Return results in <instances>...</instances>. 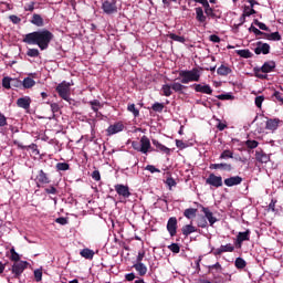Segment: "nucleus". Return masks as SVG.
<instances>
[{"instance_id":"f257e3e1","label":"nucleus","mask_w":283,"mask_h":283,"mask_svg":"<svg viewBox=\"0 0 283 283\" xmlns=\"http://www.w3.org/2000/svg\"><path fill=\"white\" fill-rule=\"evenodd\" d=\"M54 40V33L48 29L38 30L25 34L23 42L28 45H38L40 50H48Z\"/></svg>"},{"instance_id":"dca6fc26","label":"nucleus","mask_w":283,"mask_h":283,"mask_svg":"<svg viewBox=\"0 0 283 283\" xmlns=\"http://www.w3.org/2000/svg\"><path fill=\"white\" fill-rule=\"evenodd\" d=\"M209 169H219L220 171H233V166L227 163L210 164Z\"/></svg>"},{"instance_id":"13d9d810","label":"nucleus","mask_w":283,"mask_h":283,"mask_svg":"<svg viewBox=\"0 0 283 283\" xmlns=\"http://www.w3.org/2000/svg\"><path fill=\"white\" fill-rule=\"evenodd\" d=\"M34 277H35V282H41V280H43V272L41 270H35Z\"/></svg>"},{"instance_id":"ea45409f","label":"nucleus","mask_w":283,"mask_h":283,"mask_svg":"<svg viewBox=\"0 0 283 283\" xmlns=\"http://www.w3.org/2000/svg\"><path fill=\"white\" fill-rule=\"evenodd\" d=\"M170 86L174 92H182V90H187V86L182 85L179 82H175Z\"/></svg>"},{"instance_id":"5fc2aeb1","label":"nucleus","mask_w":283,"mask_h":283,"mask_svg":"<svg viewBox=\"0 0 283 283\" xmlns=\"http://www.w3.org/2000/svg\"><path fill=\"white\" fill-rule=\"evenodd\" d=\"M255 13H256L255 9L251 7H244V10H243L244 17H251V14H255Z\"/></svg>"},{"instance_id":"7c9ffc66","label":"nucleus","mask_w":283,"mask_h":283,"mask_svg":"<svg viewBox=\"0 0 283 283\" xmlns=\"http://www.w3.org/2000/svg\"><path fill=\"white\" fill-rule=\"evenodd\" d=\"M24 90H30L36 85V82L32 77H25L22 82Z\"/></svg>"},{"instance_id":"39448f33","label":"nucleus","mask_w":283,"mask_h":283,"mask_svg":"<svg viewBox=\"0 0 283 283\" xmlns=\"http://www.w3.org/2000/svg\"><path fill=\"white\" fill-rule=\"evenodd\" d=\"M102 10L105 14H116L118 7H116V0H105L102 4Z\"/></svg>"},{"instance_id":"f3484780","label":"nucleus","mask_w":283,"mask_h":283,"mask_svg":"<svg viewBox=\"0 0 283 283\" xmlns=\"http://www.w3.org/2000/svg\"><path fill=\"white\" fill-rule=\"evenodd\" d=\"M149 149H151V142L149 140V138L147 136H143L140 138L139 151L142 154H147L149 151Z\"/></svg>"},{"instance_id":"58836bf2","label":"nucleus","mask_w":283,"mask_h":283,"mask_svg":"<svg viewBox=\"0 0 283 283\" xmlns=\"http://www.w3.org/2000/svg\"><path fill=\"white\" fill-rule=\"evenodd\" d=\"M235 269H245L247 268V261L242 258H237L234 261Z\"/></svg>"},{"instance_id":"79ce46f5","label":"nucleus","mask_w":283,"mask_h":283,"mask_svg":"<svg viewBox=\"0 0 283 283\" xmlns=\"http://www.w3.org/2000/svg\"><path fill=\"white\" fill-rule=\"evenodd\" d=\"M221 251L223 253H233L235 251V247H233L231 243H228L226 245H221Z\"/></svg>"},{"instance_id":"4be33fe9","label":"nucleus","mask_w":283,"mask_h":283,"mask_svg":"<svg viewBox=\"0 0 283 283\" xmlns=\"http://www.w3.org/2000/svg\"><path fill=\"white\" fill-rule=\"evenodd\" d=\"M123 129H125V125H123V123L118 122L114 125H111L108 128H107V133L109 135H114V134H118V132H123Z\"/></svg>"},{"instance_id":"4c0bfd02","label":"nucleus","mask_w":283,"mask_h":283,"mask_svg":"<svg viewBox=\"0 0 283 283\" xmlns=\"http://www.w3.org/2000/svg\"><path fill=\"white\" fill-rule=\"evenodd\" d=\"M56 171H70V164L67 163H57L55 165Z\"/></svg>"},{"instance_id":"9d476101","label":"nucleus","mask_w":283,"mask_h":283,"mask_svg":"<svg viewBox=\"0 0 283 283\" xmlns=\"http://www.w3.org/2000/svg\"><path fill=\"white\" fill-rule=\"evenodd\" d=\"M114 187H115L116 193L122 198H129V196H132V192L129 191V186L117 184Z\"/></svg>"},{"instance_id":"8fccbe9b","label":"nucleus","mask_w":283,"mask_h":283,"mask_svg":"<svg viewBox=\"0 0 283 283\" xmlns=\"http://www.w3.org/2000/svg\"><path fill=\"white\" fill-rule=\"evenodd\" d=\"M12 81H15V80H12L11 77H3L2 78V87H4V90H10V84L12 83Z\"/></svg>"},{"instance_id":"69168bd1","label":"nucleus","mask_w":283,"mask_h":283,"mask_svg":"<svg viewBox=\"0 0 283 283\" xmlns=\"http://www.w3.org/2000/svg\"><path fill=\"white\" fill-rule=\"evenodd\" d=\"M8 125V118H6V115L0 113V127H6Z\"/></svg>"},{"instance_id":"bb28decb","label":"nucleus","mask_w":283,"mask_h":283,"mask_svg":"<svg viewBox=\"0 0 283 283\" xmlns=\"http://www.w3.org/2000/svg\"><path fill=\"white\" fill-rule=\"evenodd\" d=\"M196 19L199 21V23H205L207 21V15L205 14V11L202 10L201 7H197L196 9Z\"/></svg>"},{"instance_id":"c9c22d12","label":"nucleus","mask_w":283,"mask_h":283,"mask_svg":"<svg viewBox=\"0 0 283 283\" xmlns=\"http://www.w3.org/2000/svg\"><path fill=\"white\" fill-rule=\"evenodd\" d=\"M254 25H256L260 30H263L264 32H271V29L264 24V22H260V20L254 19L253 20Z\"/></svg>"},{"instance_id":"a18cd8bd","label":"nucleus","mask_w":283,"mask_h":283,"mask_svg":"<svg viewBox=\"0 0 283 283\" xmlns=\"http://www.w3.org/2000/svg\"><path fill=\"white\" fill-rule=\"evenodd\" d=\"M207 218L206 217H200L198 220H197V226L200 228V229H207Z\"/></svg>"},{"instance_id":"20e7f679","label":"nucleus","mask_w":283,"mask_h":283,"mask_svg":"<svg viewBox=\"0 0 283 283\" xmlns=\"http://www.w3.org/2000/svg\"><path fill=\"white\" fill-rule=\"evenodd\" d=\"M55 92H57L60 98L72 105V98H70V83L63 81L56 86Z\"/></svg>"},{"instance_id":"f704fd0d","label":"nucleus","mask_w":283,"mask_h":283,"mask_svg":"<svg viewBox=\"0 0 283 283\" xmlns=\"http://www.w3.org/2000/svg\"><path fill=\"white\" fill-rule=\"evenodd\" d=\"M127 111L130 112L135 118L140 116V111L136 108V104H128Z\"/></svg>"},{"instance_id":"49530a36","label":"nucleus","mask_w":283,"mask_h":283,"mask_svg":"<svg viewBox=\"0 0 283 283\" xmlns=\"http://www.w3.org/2000/svg\"><path fill=\"white\" fill-rule=\"evenodd\" d=\"M39 54H40L39 49H29L27 51V56H30L31 59H36Z\"/></svg>"},{"instance_id":"72a5a7b5","label":"nucleus","mask_w":283,"mask_h":283,"mask_svg":"<svg viewBox=\"0 0 283 283\" xmlns=\"http://www.w3.org/2000/svg\"><path fill=\"white\" fill-rule=\"evenodd\" d=\"M249 32H253L255 36H261L263 39H266V34H268L265 32H262L260 29L255 28L253 24H251V27L249 28Z\"/></svg>"},{"instance_id":"c85d7f7f","label":"nucleus","mask_w":283,"mask_h":283,"mask_svg":"<svg viewBox=\"0 0 283 283\" xmlns=\"http://www.w3.org/2000/svg\"><path fill=\"white\" fill-rule=\"evenodd\" d=\"M208 273L212 275L213 273H222V264H220V262H217L216 264L208 265Z\"/></svg>"},{"instance_id":"423d86ee","label":"nucleus","mask_w":283,"mask_h":283,"mask_svg":"<svg viewBox=\"0 0 283 283\" xmlns=\"http://www.w3.org/2000/svg\"><path fill=\"white\" fill-rule=\"evenodd\" d=\"M36 187H41L43 185H50L52 180L50 179V176L43 171V169L38 171V175L34 178Z\"/></svg>"},{"instance_id":"603ef678","label":"nucleus","mask_w":283,"mask_h":283,"mask_svg":"<svg viewBox=\"0 0 283 283\" xmlns=\"http://www.w3.org/2000/svg\"><path fill=\"white\" fill-rule=\"evenodd\" d=\"M34 6H36V2H34V1H31V2L27 3L24 6V11L25 12H34V9H35Z\"/></svg>"},{"instance_id":"5701e85b","label":"nucleus","mask_w":283,"mask_h":283,"mask_svg":"<svg viewBox=\"0 0 283 283\" xmlns=\"http://www.w3.org/2000/svg\"><path fill=\"white\" fill-rule=\"evenodd\" d=\"M280 127V119L274 118V119H268L265 123V129H269L270 132H275Z\"/></svg>"},{"instance_id":"680f3d73","label":"nucleus","mask_w":283,"mask_h":283,"mask_svg":"<svg viewBox=\"0 0 283 283\" xmlns=\"http://www.w3.org/2000/svg\"><path fill=\"white\" fill-rule=\"evenodd\" d=\"M91 177L93 178V180H95L96 182H98L101 180V171L98 170H94L91 175Z\"/></svg>"},{"instance_id":"774afa93","label":"nucleus","mask_w":283,"mask_h":283,"mask_svg":"<svg viewBox=\"0 0 283 283\" xmlns=\"http://www.w3.org/2000/svg\"><path fill=\"white\" fill-rule=\"evenodd\" d=\"M144 258H145V251L138 252L136 263H143Z\"/></svg>"},{"instance_id":"cd10ccee","label":"nucleus","mask_w":283,"mask_h":283,"mask_svg":"<svg viewBox=\"0 0 283 283\" xmlns=\"http://www.w3.org/2000/svg\"><path fill=\"white\" fill-rule=\"evenodd\" d=\"M197 214H198V209L196 208H188L184 211V216L185 218H187V220H193V218H196Z\"/></svg>"},{"instance_id":"37998d69","label":"nucleus","mask_w":283,"mask_h":283,"mask_svg":"<svg viewBox=\"0 0 283 283\" xmlns=\"http://www.w3.org/2000/svg\"><path fill=\"white\" fill-rule=\"evenodd\" d=\"M265 97L264 95H259L254 98V105L259 108L262 109V104L264 103Z\"/></svg>"},{"instance_id":"338daca9","label":"nucleus","mask_w":283,"mask_h":283,"mask_svg":"<svg viewBox=\"0 0 283 283\" xmlns=\"http://www.w3.org/2000/svg\"><path fill=\"white\" fill-rule=\"evenodd\" d=\"M55 222H56L57 224L65 226V224H67V218H65V217H60V218L55 219Z\"/></svg>"},{"instance_id":"a19ab883","label":"nucleus","mask_w":283,"mask_h":283,"mask_svg":"<svg viewBox=\"0 0 283 283\" xmlns=\"http://www.w3.org/2000/svg\"><path fill=\"white\" fill-rule=\"evenodd\" d=\"M168 39H171V41H177V43H185L186 41L185 36H180L175 33H169Z\"/></svg>"},{"instance_id":"e2e57ef3","label":"nucleus","mask_w":283,"mask_h":283,"mask_svg":"<svg viewBox=\"0 0 283 283\" xmlns=\"http://www.w3.org/2000/svg\"><path fill=\"white\" fill-rule=\"evenodd\" d=\"M207 17H211V19H218V15H216V12H213V8L206 9Z\"/></svg>"},{"instance_id":"aec40b11","label":"nucleus","mask_w":283,"mask_h":283,"mask_svg":"<svg viewBox=\"0 0 283 283\" xmlns=\"http://www.w3.org/2000/svg\"><path fill=\"white\" fill-rule=\"evenodd\" d=\"M181 233L185 235V238H189L191 233H198V228L193 227V224H186L181 228Z\"/></svg>"},{"instance_id":"c03bdc74","label":"nucleus","mask_w":283,"mask_h":283,"mask_svg":"<svg viewBox=\"0 0 283 283\" xmlns=\"http://www.w3.org/2000/svg\"><path fill=\"white\" fill-rule=\"evenodd\" d=\"M219 158H220V160H227V158H233V151L223 150Z\"/></svg>"},{"instance_id":"bf43d9fd","label":"nucleus","mask_w":283,"mask_h":283,"mask_svg":"<svg viewBox=\"0 0 283 283\" xmlns=\"http://www.w3.org/2000/svg\"><path fill=\"white\" fill-rule=\"evenodd\" d=\"M9 20L11 22H13L14 25H19V23H21V18H19L18 15L15 14H12L9 17Z\"/></svg>"},{"instance_id":"de8ad7c7","label":"nucleus","mask_w":283,"mask_h":283,"mask_svg":"<svg viewBox=\"0 0 283 283\" xmlns=\"http://www.w3.org/2000/svg\"><path fill=\"white\" fill-rule=\"evenodd\" d=\"M153 112H163L165 109V104L156 102L151 106Z\"/></svg>"},{"instance_id":"393cba45","label":"nucleus","mask_w":283,"mask_h":283,"mask_svg":"<svg viewBox=\"0 0 283 283\" xmlns=\"http://www.w3.org/2000/svg\"><path fill=\"white\" fill-rule=\"evenodd\" d=\"M133 269H135V271H137L138 275H140V277L147 275V265L144 263H135L133 265Z\"/></svg>"},{"instance_id":"1a4fd4ad","label":"nucleus","mask_w":283,"mask_h":283,"mask_svg":"<svg viewBox=\"0 0 283 283\" xmlns=\"http://www.w3.org/2000/svg\"><path fill=\"white\" fill-rule=\"evenodd\" d=\"M25 269H28V262L27 261H20L17 262L12 265V273L14 275V277H19L23 271H25Z\"/></svg>"},{"instance_id":"3c124183","label":"nucleus","mask_w":283,"mask_h":283,"mask_svg":"<svg viewBox=\"0 0 283 283\" xmlns=\"http://www.w3.org/2000/svg\"><path fill=\"white\" fill-rule=\"evenodd\" d=\"M10 253H11V260L12 262H19L21 260V256H19V253H17V251L14 250V248L10 249Z\"/></svg>"},{"instance_id":"7ed1b4c3","label":"nucleus","mask_w":283,"mask_h":283,"mask_svg":"<svg viewBox=\"0 0 283 283\" xmlns=\"http://www.w3.org/2000/svg\"><path fill=\"white\" fill-rule=\"evenodd\" d=\"M179 76L181 78V83L187 85L188 83H198L200 81V70L198 67H193L192 70H181L179 72Z\"/></svg>"},{"instance_id":"6ab92c4d","label":"nucleus","mask_w":283,"mask_h":283,"mask_svg":"<svg viewBox=\"0 0 283 283\" xmlns=\"http://www.w3.org/2000/svg\"><path fill=\"white\" fill-rule=\"evenodd\" d=\"M226 187H235L238 185H242V177L240 176H233L224 179Z\"/></svg>"},{"instance_id":"9b49d317","label":"nucleus","mask_w":283,"mask_h":283,"mask_svg":"<svg viewBox=\"0 0 283 283\" xmlns=\"http://www.w3.org/2000/svg\"><path fill=\"white\" fill-rule=\"evenodd\" d=\"M192 90H195V92H198L200 94H208L211 95L213 94V88H211V86L209 84H192L191 85Z\"/></svg>"},{"instance_id":"f03ea898","label":"nucleus","mask_w":283,"mask_h":283,"mask_svg":"<svg viewBox=\"0 0 283 283\" xmlns=\"http://www.w3.org/2000/svg\"><path fill=\"white\" fill-rule=\"evenodd\" d=\"M275 67H276L275 61L264 62L261 67L255 66L253 69L254 76L256 78H261V81H266V78H269L268 74H270V72H274Z\"/></svg>"},{"instance_id":"6e6d98bb","label":"nucleus","mask_w":283,"mask_h":283,"mask_svg":"<svg viewBox=\"0 0 283 283\" xmlns=\"http://www.w3.org/2000/svg\"><path fill=\"white\" fill-rule=\"evenodd\" d=\"M45 193L52 195V196H56V193H59V190H56V188L54 186H50L49 188H45Z\"/></svg>"},{"instance_id":"09e8293b","label":"nucleus","mask_w":283,"mask_h":283,"mask_svg":"<svg viewBox=\"0 0 283 283\" xmlns=\"http://www.w3.org/2000/svg\"><path fill=\"white\" fill-rule=\"evenodd\" d=\"M245 145H247L248 149H256V147H258V145H260V143H258V140L248 139L245 142Z\"/></svg>"},{"instance_id":"412c9836","label":"nucleus","mask_w":283,"mask_h":283,"mask_svg":"<svg viewBox=\"0 0 283 283\" xmlns=\"http://www.w3.org/2000/svg\"><path fill=\"white\" fill-rule=\"evenodd\" d=\"M32 103V99L30 96L20 97L17 99L18 107H21L22 109H28Z\"/></svg>"},{"instance_id":"052dcab7","label":"nucleus","mask_w":283,"mask_h":283,"mask_svg":"<svg viewBox=\"0 0 283 283\" xmlns=\"http://www.w3.org/2000/svg\"><path fill=\"white\" fill-rule=\"evenodd\" d=\"M166 185L169 186V189H171V187H176V179L174 177H168L166 179Z\"/></svg>"},{"instance_id":"473e14b6","label":"nucleus","mask_w":283,"mask_h":283,"mask_svg":"<svg viewBox=\"0 0 283 283\" xmlns=\"http://www.w3.org/2000/svg\"><path fill=\"white\" fill-rule=\"evenodd\" d=\"M237 54L241 56V59H251L253 56V53H251L249 49L238 50Z\"/></svg>"},{"instance_id":"4468645a","label":"nucleus","mask_w":283,"mask_h":283,"mask_svg":"<svg viewBox=\"0 0 283 283\" xmlns=\"http://www.w3.org/2000/svg\"><path fill=\"white\" fill-rule=\"evenodd\" d=\"M201 211L205 213V218H207L210 227H213L218 222V218L213 217V212L209 210V208H205V206H200Z\"/></svg>"},{"instance_id":"0e129e2a","label":"nucleus","mask_w":283,"mask_h":283,"mask_svg":"<svg viewBox=\"0 0 283 283\" xmlns=\"http://www.w3.org/2000/svg\"><path fill=\"white\" fill-rule=\"evenodd\" d=\"M50 107H51V112H53V114L59 113L61 109V107L56 103H51Z\"/></svg>"},{"instance_id":"864d4df0","label":"nucleus","mask_w":283,"mask_h":283,"mask_svg":"<svg viewBox=\"0 0 283 283\" xmlns=\"http://www.w3.org/2000/svg\"><path fill=\"white\" fill-rule=\"evenodd\" d=\"M169 251L172 253H180V245L178 243H171L168 245Z\"/></svg>"},{"instance_id":"6e6552de","label":"nucleus","mask_w":283,"mask_h":283,"mask_svg":"<svg viewBox=\"0 0 283 283\" xmlns=\"http://www.w3.org/2000/svg\"><path fill=\"white\" fill-rule=\"evenodd\" d=\"M166 229L170 238H175L176 233H178V219L176 217H170L168 219Z\"/></svg>"},{"instance_id":"4d7b16f0","label":"nucleus","mask_w":283,"mask_h":283,"mask_svg":"<svg viewBox=\"0 0 283 283\" xmlns=\"http://www.w3.org/2000/svg\"><path fill=\"white\" fill-rule=\"evenodd\" d=\"M217 98L219 101H231V98H233V95H231V94H220V95H217Z\"/></svg>"},{"instance_id":"ddd939ff","label":"nucleus","mask_w":283,"mask_h":283,"mask_svg":"<svg viewBox=\"0 0 283 283\" xmlns=\"http://www.w3.org/2000/svg\"><path fill=\"white\" fill-rule=\"evenodd\" d=\"M255 160H256V163H261V165H264V164L271 161V155H266V153H264V150H256L255 151Z\"/></svg>"},{"instance_id":"b1692460","label":"nucleus","mask_w":283,"mask_h":283,"mask_svg":"<svg viewBox=\"0 0 283 283\" xmlns=\"http://www.w3.org/2000/svg\"><path fill=\"white\" fill-rule=\"evenodd\" d=\"M31 23L33 25H36V28H43V25H45V21L43 20V18L39 13H34L32 15Z\"/></svg>"},{"instance_id":"2eb2a0df","label":"nucleus","mask_w":283,"mask_h":283,"mask_svg":"<svg viewBox=\"0 0 283 283\" xmlns=\"http://www.w3.org/2000/svg\"><path fill=\"white\" fill-rule=\"evenodd\" d=\"M151 143L156 147L155 151H161V154H166L167 156L171 154V149L163 145L158 139H151Z\"/></svg>"},{"instance_id":"0eeeda50","label":"nucleus","mask_w":283,"mask_h":283,"mask_svg":"<svg viewBox=\"0 0 283 283\" xmlns=\"http://www.w3.org/2000/svg\"><path fill=\"white\" fill-rule=\"evenodd\" d=\"M206 185H210V187H214V189H220L222 187V176H217L216 174H210L206 179Z\"/></svg>"},{"instance_id":"2f4dec72","label":"nucleus","mask_w":283,"mask_h":283,"mask_svg":"<svg viewBox=\"0 0 283 283\" xmlns=\"http://www.w3.org/2000/svg\"><path fill=\"white\" fill-rule=\"evenodd\" d=\"M265 39L268 41H282V35L280 34V32H273V33H268L265 34Z\"/></svg>"},{"instance_id":"a211bd4d","label":"nucleus","mask_w":283,"mask_h":283,"mask_svg":"<svg viewBox=\"0 0 283 283\" xmlns=\"http://www.w3.org/2000/svg\"><path fill=\"white\" fill-rule=\"evenodd\" d=\"M249 240H251V230L239 232L237 235V244H239V248L242 247V242H249Z\"/></svg>"},{"instance_id":"a878e982","label":"nucleus","mask_w":283,"mask_h":283,"mask_svg":"<svg viewBox=\"0 0 283 283\" xmlns=\"http://www.w3.org/2000/svg\"><path fill=\"white\" fill-rule=\"evenodd\" d=\"M231 72H233V70H231V67H229L224 64H221V66L218 67V70H217V74L219 76H229V74H231Z\"/></svg>"},{"instance_id":"c756f323","label":"nucleus","mask_w":283,"mask_h":283,"mask_svg":"<svg viewBox=\"0 0 283 283\" xmlns=\"http://www.w3.org/2000/svg\"><path fill=\"white\" fill-rule=\"evenodd\" d=\"M80 255L82 258H85V260H94V250H90V249H83L81 252H80Z\"/></svg>"},{"instance_id":"e433bc0d","label":"nucleus","mask_w":283,"mask_h":283,"mask_svg":"<svg viewBox=\"0 0 283 283\" xmlns=\"http://www.w3.org/2000/svg\"><path fill=\"white\" fill-rule=\"evenodd\" d=\"M171 90H172L171 85H169V84H164L161 86V92H163L164 96H167V97L171 96V94H174V92Z\"/></svg>"},{"instance_id":"f8f14e48","label":"nucleus","mask_w":283,"mask_h":283,"mask_svg":"<svg viewBox=\"0 0 283 283\" xmlns=\"http://www.w3.org/2000/svg\"><path fill=\"white\" fill-rule=\"evenodd\" d=\"M271 45L269 43L256 42V48L254 49V53L260 54H270Z\"/></svg>"}]
</instances>
